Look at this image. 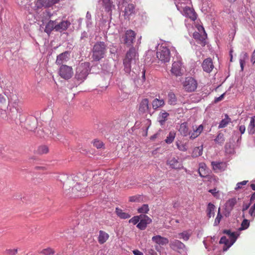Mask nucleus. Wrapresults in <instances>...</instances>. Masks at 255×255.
<instances>
[{"label":"nucleus","instance_id":"31","mask_svg":"<svg viewBox=\"0 0 255 255\" xmlns=\"http://www.w3.org/2000/svg\"><path fill=\"white\" fill-rule=\"evenodd\" d=\"M248 130L250 134H253L255 132V116L251 118L250 124L248 127Z\"/></svg>","mask_w":255,"mask_h":255},{"label":"nucleus","instance_id":"56","mask_svg":"<svg viewBox=\"0 0 255 255\" xmlns=\"http://www.w3.org/2000/svg\"><path fill=\"white\" fill-rule=\"evenodd\" d=\"M209 192L211 193L215 197H217L218 196L219 191L217 190L216 188L210 189Z\"/></svg>","mask_w":255,"mask_h":255},{"label":"nucleus","instance_id":"8","mask_svg":"<svg viewBox=\"0 0 255 255\" xmlns=\"http://www.w3.org/2000/svg\"><path fill=\"white\" fill-rule=\"evenodd\" d=\"M169 246L171 249L180 254L186 253L187 248L185 245L178 240L171 241Z\"/></svg>","mask_w":255,"mask_h":255},{"label":"nucleus","instance_id":"12","mask_svg":"<svg viewBox=\"0 0 255 255\" xmlns=\"http://www.w3.org/2000/svg\"><path fill=\"white\" fill-rule=\"evenodd\" d=\"M152 220L145 215L141 214L139 222L137 224L136 227L141 230H144L147 227V225L150 224Z\"/></svg>","mask_w":255,"mask_h":255},{"label":"nucleus","instance_id":"13","mask_svg":"<svg viewBox=\"0 0 255 255\" xmlns=\"http://www.w3.org/2000/svg\"><path fill=\"white\" fill-rule=\"evenodd\" d=\"M167 164L169 165L170 168L176 170H180L183 168L182 163L179 161L178 158L174 157L169 158L167 161Z\"/></svg>","mask_w":255,"mask_h":255},{"label":"nucleus","instance_id":"36","mask_svg":"<svg viewBox=\"0 0 255 255\" xmlns=\"http://www.w3.org/2000/svg\"><path fill=\"white\" fill-rule=\"evenodd\" d=\"M215 207L214 204L211 203L208 204L207 209V214L208 218H211L212 216H214V210Z\"/></svg>","mask_w":255,"mask_h":255},{"label":"nucleus","instance_id":"63","mask_svg":"<svg viewBox=\"0 0 255 255\" xmlns=\"http://www.w3.org/2000/svg\"><path fill=\"white\" fill-rule=\"evenodd\" d=\"M16 111H17V113L19 114V117L22 115V110L21 109V108H17L16 109Z\"/></svg>","mask_w":255,"mask_h":255},{"label":"nucleus","instance_id":"60","mask_svg":"<svg viewBox=\"0 0 255 255\" xmlns=\"http://www.w3.org/2000/svg\"><path fill=\"white\" fill-rule=\"evenodd\" d=\"M251 202H250L249 204L244 205L243 207L242 211L244 212L245 211L247 210L251 205Z\"/></svg>","mask_w":255,"mask_h":255},{"label":"nucleus","instance_id":"37","mask_svg":"<svg viewBox=\"0 0 255 255\" xmlns=\"http://www.w3.org/2000/svg\"><path fill=\"white\" fill-rule=\"evenodd\" d=\"M189 233L190 232L189 231H184L178 234V238L185 241H187L189 239L191 236V234Z\"/></svg>","mask_w":255,"mask_h":255},{"label":"nucleus","instance_id":"28","mask_svg":"<svg viewBox=\"0 0 255 255\" xmlns=\"http://www.w3.org/2000/svg\"><path fill=\"white\" fill-rule=\"evenodd\" d=\"M35 5L38 9L50 7L49 0H37Z\"/></svg>","mask_w":255,"mask_h":255},{"label":"nucleus","instance_id":"26","mask_svg":"<svg viewBox=\"0 0 255 255\" xmlns=\"http://www.w3.org/2000/svg\"><path fill=\"white\" fill-rule=\"evenodd\" d=\"M135 12V7L134 5L132 3H129L125 7L124 10V15L125 16L128 17L134 14Z\"/></svg>","mask_w":255,"mask_h":255},{"label":"nucleus","instance_id":"5","mask_svg":"<svg viewBox=\"0 0 255 255\" xmlns=\"http://www.w3.org/2000/svg\"><path fill=\"white\" fill-rule=\"evenodd\" d=\"M170 51L166 46L161 45L157 49L156 57L162 63L169 62L170 60Z\"/></svg>","mask_w":255,"mask_h":255},{"label":"nucleus","instance_id":"2","mask_svg":"<svg viewBox=\"0 0 255 255\" xmlns=\"http://www.w3.org/2000/svg\"><path fill=\"white\" fill-rule=\"evenodd\" d=\"M91 70L90 64L88 62L79 63L76 68L75 79L80 83L83 82L87 78Z\"/></svg>","mask_w":255,"mask_h":255},{"label":"nucleus","instance_id":"33","mask_svg":"<svg viewBox=\"0 0 255 255\" xmlns=\"http://www.w3.org/2000/svg\"><path fill=\"white\" fill-rule=\"evenodd\" d=\"M237 203V200L236 198H232L229 199L226 203V209L228 211L232 210L234 206Z\"/></svg>","mask_w":255,"mask_h":255},{"label":"nucleus","instance_id":"59","mask_svg":"<svg viewBox=\"0 0 255 255\" xmlns=\"http://www.w3.org/2000/svg\"><path fill=\"white\" fill-rule=\"evenodd\" d=\"M60 0H49L50 7H51L55 4L58 3Z\"/></svg>","mask_w":255,"mask_h":255},{"label":"nucleus","instance_id":"10","mask_svg":"<svg viewBox=\"0 0 255 255\" xmlns=\"http://www.w3.org/2000/svg\"><path fill=\"white\" fill-rule=\"evenodd\" d=\"M198 29L200 32H201V33L198 32H195L193 33V36L198 43H200L203 46H204L206 43L205 40L207 38V34L206 33L203 26H199Z\"/></svg>","mask_w":255,"mask_h":255},{"label":"nucleus","instance_id":"52","mask_svg":"<svg viewBox=\"0 0 255 255\" xmlns=\"http://www.w3.org/2000/svg\"><path fill=\"white\" fill-rule=\"evenodd\" d=\"M249 213L251 217L253 219L255 218V204L250 208Z\"/></svg>","mask_w":255,"mask_h":255},{"label":"nucleus","instance_id":"3","mask_svg":"<svg viewBox=\"0 0 255 255\" xmlns=\"http://www.w3.org/2000/svg\"><path fill=\"white\" fill-rule=\"evenodd\" d=\"M138 59V55L134 47L130 48L127 52L125 58L124 60L125 68L127 72H129L131 68V64L135 63Z\"/></svg>","mask_w":255,"mask_h":255},{"label":"nucleus","instance_id":"24","mask_svg":"<svg viewBox=\"0 0 255 255\" xmlns=\"http://www.w3.org/2000/svg\"><path fill=\"white\" fill-rule=\"evenodd\" d=\"M167 103L170 105H175L177 102V98L175 94L171 91L168 93L167 96Z\"/></svg>","mask_w":255,"mask_h":255},{"label":"nucleus","instance_id":"21","mask_svg":"<svg viewBox=\"0 0 255 255\" xmlns=\"http://www.w3.org/2000/svg\"><path fill=\"white\" fill-rule=\"evenodd\" d=\"M193 132H190V134L189 135H190V138L192 139L196 138L201 134L203 130V126L202 125H200L198 127H196V128H193Z\"/></svg>","mask_w":255,"mask_h":255},{"label":"nucleus","instance_id":"18","mask_svg":"<svg viewBox=\"0 0 255 255\" xmlns=\"http://www.w3.org/2000/svg\"><path fill=\"white\" fill-rule=\"evenodd\" d=\"M211 165L214 171H224L227 168V164L224 162L212 161Z\"/></svg>","mask_w":255,"mask_h":255},{"label":"nucleus","instance_id":"39","mask_svg":"<svg viewBox=\"0 0 255 255\" xmlns=\"http://www.w3.org/2000/svg\"><path fill=\"white\" fill-rule=\"evenodd\" d=\"M103 5L106 11L109 12L112 10V2L111 0H102Z\"/></svg>","mask_w":255,"mask_h":255},{"label":"nucleus","instance_id":"16","mask_svg":"<svg viewBox=\"0 0 255 255\" xmlns=\"http://www.w3.org/2000/svg\"><path fill=\"white\" fill-rule=\"evenodd\" d=\"M71 25V22L68 20H62L59 23L56 21V31L62 32L66 30Z\"/></svg>","mask_w":255,"mask_h":255},{"label":"nucleus","instance_id":"50","mask_svg":"<svg viewBox=\"0 0 255 255\" xmlns=\"http://www.w3.org/2000/svg\"><path fill=\"white\" fill-rule=\"evenodd\" d=\"M248 57V54L246 52H244L243 53V59H241L240 60V64L242 70L244 69V64L245 63V59H247Z\"/></svg>","mask_w":255,"mask_h":255},{"label":"nucleus","instance_id":"57","mask_svg":"<svg viewBox=\"0 0 255 255\" xmlns=\"http://www.w3.org/2000/svg\"><path fill=\"white\" fill-rule=\"evenodd\" d=\"M251 61L253 64L255 63V48L253 52L252 53L251 58Z\"/></svg>","mask_w":255,"mask_h":255},{"label":"nucleus","instance_id":"51","mask_svg":"<svg viewBox=\"0 0 255 255\" xmlns=\"http://www.w3.org/2000/svg\"><path fill=\"white\" fill-rule=\"evenodd\" d=\"M220 209L219 208L217 217L216 218V219L215 220L214 225H215V226L218 225L220 223L221 220L222 218V215L221 214V213L220 212Z\"/></svg>","mask_w":255,"mask_h":255},{"label":"nucleus","instance_id":"1","mask_svg":"<svg viewBox=\"0 0 255 255\" xmlns=\"http://www.w3.org/2000/svg\"><path fill=\"white\" fill-rule=\"evenodd\" d=\"M107 46L104 42L99 41L95 43L92 49V58L95 61H99L106 55Z\"/></svg>","mask_w":255,"mask_h":255},{"label":"nucleus","instance_id":"35","mask_svg":"<svg viewBox=\"0 0 255 255\" xmlns=\"http://www.w3.org/2000/svg\"><path fill=\"white\" fill-rule=\"evenodd\" d=\"M169 114L166 112L161 113L159 115V122L161 125H163L167 120Z\"/></svg>","mask_w":255,"mask_h":255},{"label":"nucleus","instance_id":"11","mask_svg":"<svg viewBox=\"0 0 255 255\" xmlns=\"http://www.w3.org/2000/svg\"><path fill=\"white\" fill-rule=\"evenodd\" d=\"M135 33L133 30H127L125 36L122 37L123 42L128 45H130L135 39Z\"/></svg>","mask_w":255,"mask_h":255},{"label":"nucleus","instance_id":"64","mask_svg":"<svg viewBox=\"0 0 255 255\" xmlns=\"http://www.w3.org/2000/svg\"><path fill=\"white\" fill-rule=\"evenodd\" d=\"M254 200H255V192L252 195L250 199V202H252Z\"/></svg>","mask_w":255,"mask_h":255},{"label":"nucleus","instance_id":"38","mask_svg":"<svg viewBox=\"0 0 255 255\" xmlns=\"http://www.w3.org/2000/svg\"><path fill=\"white\" fill-rule=\"evenodd\" d=\"M176 145L177 148L181 151H186L188 149V143H183L181 141H177Z\"/></svg>","mask_w":255,"mask_h":255},{"label":"nucleus","instance_id":"62","mask_svg":"<svg viewBox=\"0 0 255 255\" xmlns=\"http://www.w3.org/2000/svg\"><path fill=\"white\" fill-rule=\"evenodd\" d=\"M5 102V99L4 97L2 95L0 94V103H4Z\"/></svg>","mask_w":255,"mask_h":255},{"label":"nucleus","instance_id":"4","mask_svg":"<svg viewBox=\"0 0 255 255\" xmlns=\"http://www.w3.org/2000/svg\"><path fill=\"white\" fill-rule=\"evenodd\" d=\"M183 4H185L184 2H176L175 4L177 9L182 12L185 16L195 21L197 18V14L194 10L189 6H183Z\"/></svg>","mask_w":255,"mask_h":255},{"label":"nucleus","instance_id":"20","mask_svg":"<svg viewBox=\"0 0 255 255\" xmlns=\"http://www.w3.org/2000/svg\"><path fill=\"white\" fill-rule=\"evenodd\" d=\"M56 20H49L45 25L44 31L48 35L51 33L52 30L56 31Z\"/></svg>","mask_w":255,"mask_h":255},{"label":"nucleus","instance_id":"30","mask_svg":"<svg viewBox=\"0 0 255 255\" xmlns=\"http://www.w3.org/2000/svg\"><path fill=\"white\" fill-rule=\"evenodd\" d=\"M116 213L117 216L122 219H128L131 216L128 213L124 212L121 209L119 208H116Z\"/></svg>","mask_w":255,"mask_h":255},{"label":"nucleus","instance_id":"14","mask_svg":"<svg viewBox=\"0 0 255 255\" xmlns=\"http://www.w3.org/2000/svg\"><path fill=\"white\" fill-rule=\"evenodd\" d=\"M202 67L204 72L210 73L214 68L213 60L211 58H207L204 59L202 63Z\"/></svg>","mask_w":255,"mask_h":255},{"label":"nucleus","instance_id":"40","mask_svg":"<svg viewBox=\"0 0 255 255\" xmlns=\"http://www.w3.org/2000/svg\"><path fill=\"white\" fill-rule=\"evenodd\" d=\"M175 135L174 131H170L165 140V142L167 144L171 143L175 138Z\"/></svg>","mask_w":255,"mask_h":255},{"label":"nucleus","instance_id":"55","mask_svg":"<svg viewBox=\"0 0 255 255\" xmlns=\"http://www.w3.org/2000/svg\"><path fill=\"white\" fill-rule=\"evenodd\" d=\"M17 253V249H8L6 251V253L8 255H14Z\"/></svg>","mask_w":255,"mask_h":255},{"label":"nucleus","instance_id":"17","mask_svg":"<svg viewBox=\"0 0 255 255\" xmlns=\"http://www.w3.org/2000/svg\"><path fill=\"white\" fill-rule=\"evenodd\" d=\"M152 241L160 246H164L168 244L169 240L167 238L159 235L153 236Z\"/></svg>","mask_w":255,"mask_h":255},{"label":"nucleus","instance_id":"47","mask_svg":"<svg viewBox=\"0 0 255 255\" xmlns=\"http://www.w3.org/2000/svg\"><path fill=\"white\" fill-rule=\"evenodd\" d=\"M250 225V222L248 220L245 219L241 224V226L240 228V230H244L247 229Z\"/></svg>","mask_w":255,"mask_h":255},{"label":"nucleus","instance_id":"19","mask_svg":"<svg viewBox=\"0 0 255 255\" xmlns=\"http://www.w3.org/2000/svg\"><path fill=\"white\" fill-rule=\"evenodd\" d=\"M149 109V101L147 99L141 100L139 105L138 111L140 113H145Z\"/></svg>","mask_w":255,"mask_h":255},{"label":"nucleus","instance_id":"54","mask_svg":"<svg viewBox=\"0 0 255 255\" xmlns=\"http://www.w3.org/2000/svg\"><path fill=\"white\" fill-rule=\"evenodd\" d=\"M248 182V181L244 180V181H243L242 182L238 183L237 184V185H236V187L235 188V189L236 190H238L239 189L242 188V186L246 185V184Z\"/></svg>","mask_w":255,"mask_h":255},{"label":"nucleus","instance_id":"15","mask_svg":"<svg viewBox=\"0 0 255 255\" xmlns=\"http://www.w3.org/2000/svg\"><path fill=\"white\" fill-rule=\"evenodd\" d=\"M70 54L68 51L63 52L57 56L56 64L61 66L62 64L66 63L69 59Z\"/></svg>","mask_w":255,"mask_h":255},{"label":"nucleus","instance_id":"32","mask_svg":"<svg viewBox=\"0 0 255 255\" xmlns=\"http://www.w3.org/2000/svg\"><path fill=\"white\" fill-rule=\"evenodd\" d=\"M152 104L153 108L156 110L159 107H163L165 104V102L163 99L160 100L156 98L152 101Z\"/></svg>","mask_w":255,"mask_h":255},{"label":"nucleus","instance_id":"22","mask_svg":"<svg viewBox=\"0 0 255 255\" xmlns=\"http://www.w3.org/2000/svg\"><path fill=\"white\" fill-rule=\"evenodd\" d=\"M198 173L202 177H206L208 175V169L204 163H200L199 165Z\"/></svg>","mask_w":255,"mask_h":255},{"label":"nucleus","instance_id":"53","mask_svg":"<svg viewBox=\"0 0 255 255\" xmlns=\"http://www.w3.org/2000/svg\"><path fill=\"white\" fill-rule=\"evenodd\" d=\"M93 145L95 147H97V148H101L103 146V142L99 140H95L93 141Z\"/></svg>","mask_w":255,"mask_h":255},{"label":"nucleus","instance_id":"9","mask_svg":"<svg viewBox=\"0 0 255 255\" xmlns=\"http://www.w3.org/2000/svg\"><path fill=\"white\" fill-rule=\"evenodd\" d=\"M171 72L176 77L181 76L183 75L184 67L181 61L178 60L172 63Z\"/></svg>","mask_w":255,"mask_h":255},{"label":"nucleus","instance_id":"23","mask_svg":"<svg viewBox=\"0 0 255 255\" xmlns=\"http://www.w3.org/2000/svg\"><path fill=\"white\" fill-rule=\"evenodd\" d=\"M234 243L231 240L229 241L225 236L222 237L219 242L220 244L225 245L223 249L224 251H226Z\"/></svg>","mask_w":255,"mask_h":255},{"label":"nucleus","instance_id":"25","mask_svg":"<svg viewBox=\"0 0 255 255\" xmlns=\"http://www.w3.org/2000/svg\"><path fill=\"white\" fill-rule=\"evenodd\" d=\"M109 238V235L108 233L104 231L100 230L99 231V235L98 238V240L100 244H103L107 242Z\"/></svg>","mask_w":255,"mask_h":255},{"label":"nucleus","instance_id":"43","mask_svg":"<svg viewBox=\"0 0 255 255\" xmlns=\"http://www.w3.org/2000/svg\"><path fill=\"white\" fill-rule=\"evenodd\" d=\"M81 182H76V184L72 187V192L76 194L78 191H80L82 190V187L80 185Z\"/></svg>","mask_w":255,"mask_h":255},{"label":"nucleus","instance_id":"61","mask_svg":"<svg viewBox=\"0 0 255 255\" xmlns=\"http://www.w3.org/2000/svg\"><path fill=\"white\" fill-rule=\"evenodd\" d=\"M133 254L134 255H143V253L142 252H141L140 251L137 250H134L133 251Z\"/></svg>","mask_w":255,"mask_h":255},{"label":"nucleus","instance_id":"29","mask_svg":"<svg viewBox=\"0 0 255 255\" xmlns=\"http://www.w3.org/2000/svg\"><path fill=\"white\" fill-rule=\"evenodd\" d=\"M232 122L231 119L227 114L225 115V118L220 122L218 128H222L226 127L227 125Z\"/></svg>","mask_w":255,"mask_h":255},{"label":"nucleus","instance_id":"41","mask_svg":"<svg viewBox=\"0 0 255 255\" xmlns=\"http://www.w3.org/2000/svg\"><path fill=\"white\" fill-rule=\"evenodd\" d=\"M149 210L148 205L147 204H143L137 209V212L140 214H146L148 212Z\"/></svg>","mask_w":255,"mask_h":255},{"label":"nucleus","instance_id":"45","mask_svg":"<svg viewBox=\"0 0 255 255\" xmlns=\"http://www.w3.org/2000/svg\"><path fill=\"white\" fill-rule=\"evenodd\" d=\"M48 152V148L47 146L45 145L40 146L37 149V152L40 154L47 153Z\"/></svg>","mask_w":255,"mask_h":255},{"label":"nucleus","instance_id":"58","mask_svg":"<svg viewBox=\"0 0 255 255\" xmlns=\"http://www.w3.org/2000/svg\"><path fill=\"white\" fill-rule=\"evenodd\" d=\"M246 130V127L245 125H241L239 126V130L241 134L244 133Z\"/></svg>","mask_w":255,"mask_h":255},{"label":"nucleus","instance_id":"44","mask_svg":"<svg viewBox=\"0 0 255 255\" xmlns=\"http://www.w3.org/2000/svg\"><path fill=\"white\" fill-rule=\"evenodd\" d=\"M225 141L223 134L219 133L216 138L215 139V141L219 144H223Z\"/></svg>","mask_w":255,"mask_h":255},{"label":"nucleus","instance_id":"6","mask_svg":"<svg viewBox=\"0 0 255 255\" xmlns=\"http://www.w3.org/2000/svg\"><path fill=\"white\" fill-rule=\"evenodd\" d=\"M59 76L62 79L67 80L71 79L73 75V70L71 66L62 64L58 71Z\"/></svg>","mask_w":255,"mask_h":255},{"label":"nucleus","instance_id":"27","mask_svg":"<svg viewBox=\"0 0 255 255\" xmlns=\"http://www.w3.org/2000/svg\"><path fill=\"white\" fill-rule=\"evenodd\" d=\"M179 131L184 136H187L190 134L187 123L184 122L180 125Z\"/></svg>","mask_w":255,"mask_h":255},{"label":"nucleus","instance_id":"42","mask_svg":"<svg viewBox=\"0 0 255 255\" xmlns=\"http://www.w3.org/2000/svg\"><path fill=\"white\" fill-rule=\"evenodd\" d=\"M223 233L228 235L230 237V240L233 241V242H235L236 241L237 238L234 233H232L230 230H225L223 231Z\"/></svg>","mask_w":255,"mask_h":255},{"label":"nucleus","instance_id":"46","mask_svg":"<svg viewBox=\"0 0 255 255\" xmlns=\"http://www.w3.org/2000/svg\"><path fill=\"white\" fill-rule=\"evenodd\" d=\"M141 200V196L136 195L129 197V201L131 202H139Z\"/></svg>","mask_w":255,"mask_h":255},{"label":"nucleus","instance_id":"48","mask_svg":"<svg viewBox=\"0 0 255 255\" xmlns=\"http://www.w3.org/2000/svg\"><path fill=\"white\" fill-rule=\"evenodd\" d=\"M41 253L45 255H52L54 254V251L52 249L49 248L42 250Z\"/></svg>","mask_w":255,"mask_h":255},{"label":"nucleus","instance_id":"7","mask_svg":"<svg viewBox=\"0 0 255 255\" xmlns=\"http://www.w3.org/2000/svg\"><path fill=\"white\" fill-rule=\"evenodd\" d=\"M198 83L197 81L191 77H186L183 83V86L185 91L192 92L196 90Z\"/></svg>","mask_w":255,"mask_h":255},{"label":"nucleus","instance_id":"49","mask_svg":"<svg viewBox=\"0 0 255 255\" xmlns=\"http://www.w3.org/2000/svg\"><path fill=\"white\" fill-rule=\"evenodd\" d=\"M140 217L141 215L133 217L129 220V223H132L133 225H136L139 222Z\"/></svg>","mask_w":255,"mask_h":255},{"label":"nucleus","instance_id":"34","mask_svg":"<svg viewBox=\"0 0 255 255\" xmlns=\"http://www.w3.org/2000/svg\"><path fill=\"white\" fill-rule=\"evenodd\" d=\"M203 152V146L195 147L192 153V156L194 158L201 156Z\"/></svg>","mask_w":255,"mask_h":255}]
</instances>
